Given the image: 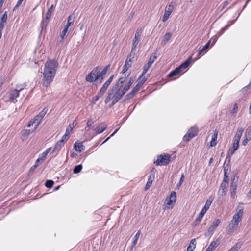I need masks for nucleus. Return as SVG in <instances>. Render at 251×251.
Masks as SVG:
<instances>
[{
	"label": "nucleus",
	"mask_w": 251,
	"mask_h": 251,
	"mask_svg": "<svg viewBox=\"0 0 251 251\" xmlns=\"http://www.w3.org/2000/svg\"><path fill=\"white\" fill-rule=\"evenodd\" d=\"M58 66V62L55 60H48L44 66L42 84L44 87H48L53 81Z\"/></svg>",
	"instance_id": "1"
},
{
	"label": "nucleus",
	"mask_w": 251,
	"mask_h": 251,
	"mask_svg": "<svg viewBox=\"0 0 251 251\" xmlns=\"http://www.w3.org/2000/svg\"><path fill=\"white\" fill-rule=\"evenodd\" d=\"M121 88L112 87L109 90L107 95L105 99L104 103L107 104L111 100V103L109 105V108H111L116 103H117L125 94L121 90Z\"/></svg>",
	"instance_id": "2"
},
{
	"label": "nucleus",
	"mask_w": 251,
	"mask_h": 251,
	"mask_svg": "<svg viewBox=\"0 0 251 251\" xmlns=\"http://www.w3.org/2000/svg\"><path fill=\"white\" fill-rule=\"evenodd\" d=\"M114 78V75H111L108 79L104 83L99 92L95 97L92 98L91 101V104H94L99 100V99L103 96L107 88L109 87L111 82Z\"/></svg>",
	"instance_id": "3"
},
{
	"label": "nucleus",
	"mask_w": 251,
	"mask_h": 251,
	"mask_svg": "<svg viewBox=\"0 0 251 251\" xmlns=\"http://www.w3.org/2000/svg\"><path fill=\"white\" fill-rule=\"evenodd\" d=\"M99 72L100 67L99 66L93 68L91 72L86 76V81L90 83L94 82L95 81L97 82L98 81V78H97V75Z\"/></svg>",
	"instance_id": "4"
},
{
	"label": "nucleus",
	"mask_w": 251,
	"mask_h": 251,
	"mask_svg": "<svg viewBox=\"0 0 251 251\" xmlns=\"http://www.w3.org/2000/svg\"><path fill=\"white\" fill-rule=\"evenodd\" d=\"M171 156L169 154H161L158 156L156 160L154 163L157 166L167 165L170 162Z\"/></svg>",
	"instance_id": "5"
},
{
	"label": "nucleus",
	"mask_w": 251,
	"mask_h": 251,
	"mask_svg": "<svg viewBox=\"0 0 251 251\" xmlns=\"http://www.w3.org/2000/svg\"><path fill=\"white\" fill-rule=\"evenodd\" d=\"M238 177L236 175L232 176L230 183L231 197L234 198L236 192Z\"/></svg>",
	"instance_id": "6"
},
{
	"label": "nucleus",
	"mask_w": 251,
	"mask_h": 251,
	"mask_svg": "<svg viewBox=\"0 0 251 251\" xmlns=\"http://www.w3.org/2000/svg\"><path fill=\"white\" fill-rule=\"evenodd\" d=\"M241 219L237 218L236 217L233 216L231 223L228 226L227 234L232 233L237 228L238 225Z\"/></svg>",
	"instance_id": "7"
},
{
	"label": "nucleus",
	"mask_w": 251,
	"mask_h": 251,
	"mask_svg": "<svg viewBox=\"0 0 251 251\" xmlns=\"http://www.w3.org/2000/svg\"><path fill=\"white\" fill-rule=\"evenodd\" d=\"M220 223V220L219 219L215 221L208 228L207 231L205 233V236H208L210 235L213 234Z\"/></svg>",
	"instance_id": "8"
},
{
	"label": "nucleus",
	"mask_w": 251,
	"mask_h": 251,
	"mask_svg": "<svg viewBox=\"0 0 251 251\" xmlns=\"http://www.w3.org/2000/svg\"><path fill=\"white\" fill-rule=\"evenodd\" d=\"M142 33V29L141 28L137 29L136 30L135 37L133 41V43L132 45V50H135L136 46L140 41L141 34Z\"/></svg>",
	"instance_id": "9"
},
{
	"label": "nucleus",
	"mask_w": 251,
	"mask_h": 251,
	"mask_svg": "<svg viewBox=\"0 0 251 251\" xmlns=\"http://www.w3.org/2000/svg\"><path fill=\"white\" fill-rule=\"evenodd\" d=\"M156 170L154 168H153L150 171L151 174L148 176V181L145 187V190L147 191L151 186L152 182L154 180L155 178V172Z\"/></svg>",
	"instance_id": "10"
},
{
	"label": "nucleus",
	"mask_w": 251,
	"mask_h": 251,
	"mask_svg": "<svg viewBox=\"0 0 251 251\" xmlns=\"http://www.w3.org/2000/svg\"><path fill=\"white\" fill-rule=\"evenodd\" d=\"M174 9V6L172 5L171 4H169L168 6H167L166 8V10L165 11L164 15L162 18V21L165 22L168 19L169 16L171 14L172 11Z\"/></svg>",
	"instance_id": "11"
},
{
	"label": "nucleus",
	"mask_w": 251,
	"mask_h": 251,
	"mask_svg": "<svg viewBox=\"0 0 251 251\" xmlns=\"http://www.w3.org/2000/svg\"><path fill=\"white\" fill-rule=\"evenodd\" d=\"M176 192L172 191L170 195L167 197L165 200V202L168 205H170L173 202H175L176 201Z\"/></svg>",
	"instance_id": "12"
},
{
	"label": "nucleus",
	"mask_w": 251,
	"mask_h": 251,
	"mask_svg": "<svg viewBox=\"0 0 251 251\" xmlns=\"http://www.w3.org/2000/svg\"><path fill=\"white\" fill-rule=\"evenodd\" d=\"M228 186V183H225V182H222L220 186V189L218 191V193L220 195L223 196L226 194L227 188Z\"/></svg>",
	"instance_id": "13"
},
{
	"label": "nucleus",
	"mask_w": 251,
	"mask_h": 251,
	"mask_svg": "<svg viewBox=\"0 0 251 251\" xmlns=\"http://www.w3.org/2000/svg\"><path fill=\"white\" fill-rule=\"evenodd\" d=\"M107 72L103 69L100 73H98L97 78L98 81L96 82V85H100L104 77Z\"/></svg>",
	"instance_id": "14"
},
{
	"label": "nucleus",
	"mask_w": 251,
	"mask_h": 251,
	"mask_svg": "<svg viewBox=\"0 0 251 251\" xmlns=\"http://www.w3.org/2000/svg\"><path fill=\"white\" fill-rule=\"evenodd\" d=\"M106 128L107 125L104 123H102L95 128V131L97 134H100L102 133Z\"/></svg>",
	"instance_id": "15"
},
{
	"label": "nucleus",
	"mask_w": 251,
	"mask_h": 251,
	"mask_svg": "<svg viewBox=\"0 0 251 251\" xmlns=\"http://www.w3.org/2000/svg\"><path fill=\"white\" fill-rule=\"evenodd\" d=\"M236 213L233 216L236 217L237 218L241 219L243 214L244 207L242 204H239L236 210Z\"/></svg>",
	"instance_id": "16"
},
{
	"label": "nucleus",
	"mask_w": 251,
	"mask_h": 251,
	"mask_svg": "<svg viewBox=\"0 0 251 251\" xmlns=\"http://www.w3.org/2000/svg\"><path fill=\"white\" fill-rule=\"evenodd\" d=\"M19 96V93L17 90H14L10 94L9 100L11 102L15 103L17 101L16 98Z\"/></svg>",
	"instance_id": "17"
},
{
	"label": "nucleus",
	"mask_w": 251,
	"mask_h": 251,
	"mask_svg": "<svg viewBox=\"0 0 251 251\" xmlns=\"http://www.w3.org/2000/svg\"><path fill=\"white\" fill-rule=\"evenodd\" d=\"M74 148L77 152H81L84 150L85 146L83 145L82 142H76L74 145Z\"/></svg>",
	"instance_id": "18"
},
{
	"label": "nucleus",
	"mask_w": 251,
	"mask_h": 251,
	"mask_svg": "<svg viewBox=\"0 0 251 251\" xmlns=\"http://www.w3.org/2000/svg\"><path fill=\"white\" fill-rule=\"evenodd\" d=\"M126 79V77H121L117 81L114 85L112 87L122 88L123 87V83L125 82Z\"/></svg>",
	"instance_id": "19"
},
{
	"label": "nucleus",
	"mask_w": 251,
	"mask_h": 251,
	"mask_svg": "<svg viewBox=\"0 0 251 251\" xmlns=\"http://www.w3.org/2000/svg\"><path fill=\"white\" fill-rule=\"evenodd\" d=\"M141 80L139 81L138 83L136 85L135 87L132 89L134 90L136 93L141 89L143 84L146 82L147 80V78L145 76L143 78L141 79Z\"/></svg>",
	"instance_id": "20"
},
{
	"label": "nucleus",
	"mask_w": 251,
	"mask_h": 251,
	"mask_svg": "<svg viewBox=\"0 0 251 251\" xmlns=\"http://www.w3.org/2000/svg\"><path fill=\"white\" fill-rule=\"evenodd\" d=\"M187 133H189L193 138L196 136L199 133V129L196 126H194L193 127L189 128L187 131Z\"/></svg>",
	"instance_id": "21"
},
{
	"label": "nucleus",
	"mask_w": 251,
	"mask_h": 251,
	"mask_svg": "<svg viewBox=\"0 0 251 251\" xmlns=\"http://www.w3.org/2000/svg\"><path fill=\"white\" fill-rule=\"evenodd\" d=\"M206 212V211L205 210H204V209H201V211L200 213H199L198 216L197 217V218L195 219V220L194 221V224L195 226L199 225L200 224V223L204 215L205 214V213Z\"/></svg>",
	"instance_id": "22"
},
{
	"label": "nucleus",
	"mask_w": 251,
	"mask_h": 251,
	"mask_svg": "<svg viewBox=\"0 0 251 251\" xmlns=\"http://www.w3.org/2000/svg\"><path fill=\"white\" fill-rule=\"evenodd\" d=\"M64 145V143L62 142V140H59L55 144L52 152H58L62 146Z\"/></svg>",
	"instance_id": "23"
},
{
	"label": "nucleus",
	"mask_w": 251,
	"mask_h": 251,
	"mask_svg": "<svg viewBox=\"0 0 251 251\" xmlns=\"http://www.w3.org/2000/svg\"><path fill=\"white\" fill-rule=\"evenodd\" d=\"M50 19H45L43 18L40 24V26L41 27V31H43L44 30L46 29L47 26L48 25Z\"/></svg>",
	"instance_id": "24"
},
{
	"label": "nucleus",
	"mask_w": 251,
	"mask_h": 251,
	"mask_svg": "<svg viewBox=\"0 0 251 251\" xmlns=\"http://www.w3.org/2000/svg\"><path fill=\"white\" fill-rule=\"evenodd\" d=\"M214 198L211 196L209 197V198L207 200L205 205L202 208V209H204L206 211L209 208L210 205L212 201H213Z\"/></svg>",
	"instance_id": "25"
},
{
	"label": "nucleus",
	"mask_w": 251,
	"mask_h": 251,
	"mask_svg": "<svg viewBox=\"0 0 251 251\" xmlns=\"http://www.w3.org/2000/svg\"><path fill=\"white\" fill-rule=\"evenodd\" d=\"M223 168H224V178L222 182H225V183H228L229 181V178H228V174L227 173V171L228 170V168H226V166L223 165Z\"/></svg>",
	"instance_id": "26"
},
{
	"label": "nucleus",
	"mask_w": 251,
	"mask_h": 251,
	"mask_svg": "<svg viewBox=\"0 0 251 251\" xmlns=\"http://www.w3.org/2000/svg\"><path fill=\"white\" fill-rule=\"evenodd\" d=\"M181 70L180 69V68H179V67L176 68V69H175L174 70H173V71H172L168 75V76L169 77H173L174 76H176V75H178L179 73H180L181 72Z\"/></svg>",
	"instance_id": "27"
},
{
	"label": "nucleus",
	"mask_w": 251,
	"mask_h": 251,
	"mask_svg": "<svg viewBox=\"0 0 251 251\" xmlns=\"http://www.w3.org/2000/svg\"><path fill=\"white\" fill-rule=\"evenodd\" d=\"M210 42H211V40H209L207 42V43L203 47V48L201 49V50H199V51H198V56H200L201 55H203L204 53H205L206 52L205 51V50L206 49H207L210 44Z\"/></svg>",
	"instance_id": "28"
},
{
	"label": "nucleus",
	"mask_w": 251,
	"mask_h": 251,
	"mask_svg": "<svg viewBox=\"0 0 251 251\" xmlns=\"http://www.w3.org/2000/svg\"><path fill=\"white\" fill-rule=\"evenodd\" d=\"M140 234H141V231L140 230H139V231H138V232L136 233V235L133 237V241H132V244L131 245V249H132L137 244Z\"/></svg>",
	"instance_id": "29"
},
{
	"label": "nucleus",
	"mask_w": 251,
	"mask_h": 251,
	"mask_svg": "<svg viewBox=\"0 0 251 251\" xmlns=\"http://www.w3.org/2000/svg\"><path fill=\"white\" fill-rule=\"evenodd\" d=\"M244 130V129L243 127L239 128L235 134L234 140H237L238 141H240V139L242 135Z\"/></svg>",
	"instance_id": "30"
},
{
	"label": "nucleus",
	"mask_w": 251,
	"mask_h": 251,
	"mask_svg": "<svg viewBox=\"0 0 251 251\" xmlns=\"http://www.w3.org/2000/svg\"><path fill=\"white\" fill-rule=\"evenodd\" d=\"M151 65L148 63L144 65L142 74L139 77V80H140L142 78L144 77L143 76L147 73V72L148 71L149 69L151 67Z\"/></svg>",
	"instance_id": "31"
},
{
	"label": "nucleus",
	"mask_w": 251,
	"mask_h": 251,
	"mask_svg": "<svg viewBox=\"0 0 251 251\" xmlns=\"http://www.w3.org/2000/svg\"><path fill=\"white\" fill-rule=\"evenodd\" d=\"M218 243L216 242L212 241L205 251H213L218 246Z\"/></svg>",
	"instance_id": "32"
},
{
	"label": "nucleus",
	"mask_w": 251,
	"mask_h": 251,
	"mask_svg": "<svg viewBox=\"0 0 251 251\" xmlns=\"http://www.w3.org/2000/svg\"><path fill=\"white\" fill-rule=\"evenodd\" d=\"M191 59V57H190L185 62L182 63L179 66H178L179 68H180V69L181 70L183 69L186 68L189 65Z\"/></svg>",
	"instance_id": "33"
},
{
	"label": "nucleus",
	"mask_w": 251,
	"mask_h": 251,
	"mask_svg": "<svg viewBox=\"0 0 251 251\" xmlns=\"http://www.w3.org/2000/svg\"><path fill=\"white\" fill-rule=\"evenodd\" d=\"M42 120V118L40 117V116L38 114L36 115L33 119L32 120L34 122H35V127L34 128V129L32 130V131L35 130L37 126L39 125V124L41 123V121Z\"/></svg>",
	"instance_id": "34"
},
{
	"label": "nucleus",
	"mask_w": 251,
	"mask_h": 251,
	"mask_svg": "<svg viewBox=\"0 0 251 251\" xmlns=\"http://www.w3.org/2000/svg\"><path fill=\"white\" fill-rule=\"evenodd\" d=\"M131 63H129L127 62V60H126L125 64L123 67L121 73L125 74L127 71L128 69L131 67Z\"/></svg>",
	"instance_id": "35"
},
{
	"label": "nucleus",
	"mask_w": 251,
	"mask_h": 251,
	"mask_svg": "<svg viewBox=\"0 0 251 251\" xmlns=\"http://www.w3.org/2000/svg\"><path fill=\"white\" fill-rule=\"evenodd\" d=\"M55 6L53 4H52L51 6L48 8V11L47 12L46 17V19H50L51 16V14L52 11H53L54 8Z\"/></svg>",
	"instance_id": "36"
},
{
	"label": "nucleus",
	"mask_w": 251,
	"mask_h": 251,
	"mask_svg": "<svg viewBox=\"0 0 251 251\" xmlns=\"http://www.w3.org/2000/svg\"><path fill=\"white\" fill-rule=\"evenodd\" d=\"M77 122L76 120H75L73 123L72 125L70 124L67 127L66 129V131H69V133L71 134V132L72 131V130L73 128L76 125Z\"/></svg>",
	"instance_id": "37"
},
{
	"label": "nucleus",
	"mask_w": 251,
	"mask_h": 251,
	"mask_svg": "<svg viewBox=\"0 0 251 251\" xmlns=\"http://www.w3.org/2000/svg\"><path fill=\"white\" fill-rule=\"evenodd\" d=\"M171 36L172 34L171 33L167 32L165 33L161 43L163 44L164 43V44H166L170 39Z\"/></svg>",
	"instance_id": "38"
},
{
	"label": "nucleus",
	"mask_w": 251,
	"mask_h": 251,
	"mask_svg": "<svg viewBox=\"0 0 251 251\" xmlns=\"http://www.w3.org/2000/svg\"><path fill=\"white\" fill-rule=\"evenodd\" d=\"M136 93V92L132 89L130 92L126 95V100H130L132 99Z\"/></svg>",
	"instance_id": "39"
},
{
	"label": "nucleus",
	"mask_w": 251,
	"mask_h": 251,
	"mask_svg": "<svg viewBox=\"0 0 251 251\" xmlns=\"http://www.w3.org/2000/svg\"><path fill=\"white\" fill-rule=\"evenodd\" d=\"M26 86V83L17 84L16 86V88L14 90H17L19 93L20 91H21L23 89H24Z\"/></svg>",
	"instance_id": "40"
},
{
	"label": "nucleus",
	"mask_w": 251,
	"mask_h": 251,
	"mask_svg": "<svg viewBox=\"0 0 251 251\" xmlns=\"http://www.w3.org/2000/svg\"><path fill=\"white\" fill-rule=\"evenodd\" d=\"M82 168H83V167L81 164H79V165L75 166L73 169V173L74 174H77V173L80 172V171L82 169Z\"/></svg>",
	"instance_id": "41"
},
{
	"label": "nucleus",
	"mask_w": 251,
	"mask_h": 251,
	"mask_svg": "<svg viewBox=\"0 0 251 251\" xmlns=\"http://www.w3.org/2000/svg\"><path fill=\"white\" fill-rule=\"evenodd\" d=\"M7 18V11H5L0 19V22L6 24Z\"/></svg>",
	"instance_id": "42"
},
{
	"label": "nucleus",
	"mask_w": 251,
	"mask_h": 251,
	"mask_svg": "<svg viewBox=\"0 0 251 251\" xmlns=\"http://www.w3.org/2000/svg\"><path fill=\"white\" fill-rule=\"evenodd\" d=\"M249 139H251V125L247 128L245 135Z\"/></svg>",
	"instance_id": "43"
},
{
	"label": "nucleus",
	"mask_w": 251,
	"mask_h": 251,
	"mask_svg": "<svg viewBox=\"0 0 251 251\" xmlns=\"http://www.w3.org/2000/svg\"><path fill=\"white\" fill-rule=\"evenodd\" d=\"M193 138V137L191 135H190L189 133L187 132V133L183 136V140L185 142H188Z\"/></svg>",
	"instance_id": "44"
},
{
	"label": "nucleus",
	"mask_w": 251,
	"mask_h": 251,
	"mask_svg": "<svg viewBox=\"0 0 251 251\" xmlns=\"http://www.w3.org/2000/svg\"><path fill=\"white\" fill-rule=\"evenodd\" d=\"M54 183V181L53 180H47L45 182V186L47 188H51L53 186Z\"/></svg>",
	"instance_id": "45"
},
{
	"label": "nucleus",
	"mask_w": 251,
	"mask_h": 251,
	"mask_svg": "<svg viewBox=\"0 0 251 251\" xmlns=\"http://www.w3.org/2000/svg\"><path fill=\"white\" fill-rule=\"evenodd\" d=\"M69 131H66L65 134L62 137L60 140H62V142L64 143V141L69 139Z\"/></svg>",
	"instance_id": "46"
},
{
	"label": "nucleus",
	"mask_w": 251,
	"mask_h": 251,
	"mask_svg": "<svg viewBox=\"0 0 251 251\" xmlns=\"http://www.w3.org/2000/svg\"><path fill=\"white\" fill-rule=\"evenodd\" d=\"M68 30V29L64 28V29L63 30V31H62V32L61 33V34H60V36L61 37V40L60 41L61 42L63 41L64 36L66 35V34Z\"/></svg>",
	"instance_id": "47"
},
{
	"label": "nucleus",
	"mask_w": 251,
	"mask_h": 251,
	"mask_svg": "<svg viewBox=\"0 0 251 251\" xmlns=\"http://www.w3.org/2000/svg\"><path fill=\"white\" fill-rule=\"evenodd\" d=\"M228 28L226 27V26H224V27L222 28V29L219 31V32L217 33V35L218 36H220L222 35L224 32Z\"/></svg>",
	"instance_id": "48"
},
{
	"label": "nucleus",
	"mask_w": 251,
	"mask_h": 251,
	"mask_svg": "<svg viewBox=\"0 0 251 251\" xmlns=\"http://www.w3.org/2000/svg\"><path fill=\"white\" fill-rule=\"evenodd\" d=\"M48 109L46 108H44L39 113V115L43 118L47 113Z\"/></svg>",
	"instance_id": "49"
},
{
	"label": "nucleus",
	"mask_w": 251,
	"mask_h": 251,
	"mask_svg": "<svg viewBox=\"0 0 251 251\" xmlns=\"http://www.w3.org/2000/svg\"><path fill=\"white\" fill-rule=\"evenodd\" d=\"M131 86H130L127 83L123 88L122 90H121L123 93L126 94V93L130 89Z\"/></svg>",
	"instance_id": "50"
},
{
	"label": "nucleus",
	"mask_w": 251,
	"mask_h": 251,
	"mask_svg": "<svg viewBox=\"0 0 251 251\" xmlns=\"http://www.w3.org/2000/svg\"><path fill=\"white\" fill-rule=\"evenodd\" d=\"M230 156H227L226 159V161L224 164V165H225V166L226 167V168H228L227 167L229 165V163L230 162Z\"/></svg>",
	"instance_id": "51"
},
{
	"label": "nucleus",
	"mask_w": 251,
	"mask_h": 251,
	"mask_svg": "<svg viewBox=\"0 0 251 251\" xmlns=\"http://www.w3.org/2000/svg\"><path fill=\"white\" fill-rule=\"evenodd\" d=\"M239 141H238L237 140H234L232 148H234V150H237L239 147Z\"/></svg>",
	"instance_id": "52"
},
{
	"label": "nucleus",
	"mask_w": 251,
	"mask_h": 251,
	"mask_svg": "<svg viewBox=\"0 0 251 251\" xmlns=\"http://www.w3.org/2000/svg\"><path fill=\"white\" fill-rule=\"evenodd\" d=\"M48 155L47 151H44L41 155L39 158L41 159V161H43L45 159L47 156Z\"/></svg>",
	"instance_id": "53"
},
{
	"label": "nucleus",
	"mask_w": 251,
	"mask_h": 251,
	"mask_svg": "<svg viewBox=\"0 0 251 251\" xmlns=\"http://www.w3.org/2000/svg\"><path fill=\"white\" fill-rule=\"evenodd\" d=\"M6 24L0 22V37H1L2 31L4 28Z\"/></svg>",
	"instance_id": "54"
},
{
	"label": "nucleus",
	"mask_w": 251,
	"mask_h": 251,
	"mask_svg": "<svg viewBox=\"0 0 251 251\" xmlns=\"http://www.w3.org/2000/svg\"><path fill=\"white\" fill-rule=\"evenodd\" d=\"M244 139L242 142V145L243 146H246L248 142L251 139H249V138H248L247 137H246L245 136H244Z\"/></svg>",
	"instance_id": "55"
},
{
	"label": "nucleus",
	"mask_w": 251,
	"mask_h": 251,
	"mask_svg": "<svg viewBox=\"0 0 251 251\" xmlns=\"http://www.w3.org/2000/svg\"><path fill=\"white\" fill-rule=\"evenodd\" d=\"M155 59H156L155 57H153V56H151L148 60V63L151 65L153 64V63L154 62Z\"/></svg>",
	"instance_id": "56"
},
{
	"label": "nucleus",
	"mask_w": 251,
	"mask_h": 251,
	"mask_svg": "<svg viewBox=\"0 0 251 251\" xmlns=\"http://www.w3.org/2000/svg\"><path fill=\"white\" fill-rule=\"evenodd\" d=\"M24 0H18L16 5L14 7L13 10H16L22 4Z\"/></svg>",
	"instance_id": "57"
},
{
	"label": "nucleus",
	"mask_w": 251,
	"mask_h": 251,
	"mask_svg": "<svg viewBox=\"0 0 251 251\" xmlns=\"http://www.w3.org/2000/svg\"><path fill=\"white\" fill-rule=\"evenodd\" d=\"M119 129H116L109 137H107L101 144V145L104 144L105 142H106L110 137H112L116 133V132L118 131Z\"/></svg>",
	"instance_id": "58"
},
{
	"label": "nucleus",
	"mask_w": 251,
	"mask_h": 251,
	"mask_svg": "<svg viewBox=\"0 0 251 251\" xmlns=\"http://www.w3.org/2000/svg\"><path fill=\"white\" fill-rule=\"evenodd\" d=\"M236 20H236L229 21L228 22L227 24H226V27L228 28V27L229 26H230L233 24L234 23V22H235Z\"/></svg>",
	"instance_id": "59"
},
{
	"label": "nucleus",
	"mask_w": 251,
	"mask_h": 251,
	"mask_svg": "<svg viewBox=\"0 0 251 251\" xmlns=\"http://www.w3.org/2000/svg\"><path fill=\"white\" fill-rule=\"evenodd\" d=\"M237 109H238L237 104L235 103L234 105L233 109L231 111V113L234 114V113H236L237 112Z\"/></svg>",
	"instance_id": "60"
},
{
	"label": "nucleus",
	"mask_w": 251,
	"mask_h": 251,
	"mask_svg": "<svg viewBox=\"0 0 251 251\" xmlns=\"http://www.w3.org/2000/svg\"><path fill=\"white\" fill-rule=\"evenodd\" d=\"M195 247H196V244H194V246H191L190 244L187 248V251H193V250L195 248Z\"/></svg>",
	"instance_id": "61"
},
{
	"label": "nucleus",
	"mask_w": 251,
	"mask_h": 251,
	"mask_svg": "<svg viewBox=\"0 0 251 251\" xmlns=\"http://www.w3.org/2000/svg\"><path fill=\"white\" fill-rule=\"evenodd\" d=\"M67 22L73 24L74 22V17H73L72 15H69L67 19Z\"/></svg>",
	"instance_id": "62"
},
{
	"label": "nucleus",
	"mask_w": 251,
	"mask_h": 251,
	"mask_svg": "<svg viewBox=\"0 0 251 251\" xmlns=\"http://www.w3.org/2000/svg\"><path fill=\"white\" fill-rule=\"evenodd\" d=\"M135 81V77H130L128 82H127V84L130 86H131L132 84L133 83V82Z\"/></svg>",
	"instance_id": "63"
},
{
	"label": "nucleus",
	"mask_w": 251,
	"mask_h": 251,
	"mask_svg": "<svg viewBox=\"0 0 251 251\" xmlns=\"http://www.w3.org/2000/svg\"><path fill=\"white\" fill-rule=\"evenodd\" d=\"M218 36L216 35L211 38V39L210 40H211V41L212 40V45H214L215 43V42L217 41V40L218 39Z\"/></svg>",
	"instance_id": "64"
}]
</instances>
